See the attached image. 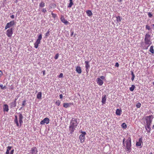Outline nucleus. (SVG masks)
<instances>
[{
  "label": "nucleus",
  "instance_id": "obj_1",
  "mask_svg": "<svg viewBox=\"0 0 154 154\" xmlns=\"http://www.w3.org/2000/svg\"><path fill=\"white\" fill-rule=\"evenodd\" d=\"M78 123L77 122V119L75 118H72L71 121L70 125L69 126V130L71 134L72 133L77 126Z\"/></svg>",
  "mask_w": 154,
  "mask_h": 154
},
{
  "label": "nucleus",
  "instance_id": "obj_2",
  "mask_svg": "<svg viewBox=\"0 0 154 154\" xmlns=\"http://www.w3.org/2000/svg\"><path fill=\"white\" fill-rule=\"evenodd\" d=\"M150 35L148 33L146 34L144 38L145 43L146 45H148V46L146 48V49H148V47L151 45L152 42L150 40Z\"/></svg>",
  "mask_w": 154,
  "mask_h": 154
},
{
  "label": "nucleus",
  "instance_id": "obj_3",
  "mask_svg": "<svg viewBox=\"0 0 154 154\" xmlns=\"http://www.w3.org/2000/svg\"><path fill=\"white\" fill-rule=\"evenodd\" d=\"M126 144V148L127 151H130L131 150V139L130 137L128 138V139L125 142Z\"/></svg>",
  "mask_w": 154,
  "mask_h": 154
},
{
  "label": "nucleus",
  "instance_id": "obj_4",
  "mask_svg": "<svg viewBox=\"0 0 154 154\" xmlns=\"http://www.w3.org/2000/svg\"><path fill=\"white\" fill-rule=\"evenodd\" d=\"M82 134H80L79 136V139L81 143H83L85 140V135L86 134L85 131H82L81 132Z\"/></svg>",
  "mask_w": 154,
  "mask_h": 154
},
{
  "label": "nucleus",
  "instance_id": "obj_5",
  "mask_svg": "<svg viewBox=\"0 0 154 154\" xmlns=\"http://www.w3.org/2000/svg\"><path fill=\"white\" fill-rule=\"evenodd\" d=\"M15 25V23L14 20H12L7 23L5 29L9 28L10 27L14 25Z\"/></svg>",
  "mask_w": 154,
  "mask_h": 154
},
{
  "label": "nucleus",
  "instance_id": "obj_6",
  "mask_svg": "<svg viewBox=\"0 0 154 154\" xmlns=\"http://www.w3.org/2000/svg\"><path fill=\"white\" fill-rule=\"evenodd\" d=\"M153 118V117L152 116V115L146 116L145 118V119L146 121V124H151Z\"/></svg>",
  "mask_w": 154,
  "mask_h": 154
},
{
  "label": "nucleus",
  "instance_id": "obj_7",
  "mask_svg": "<svg viewBox=\"0 0 154 154\" xmlns=\"http://www.w3.org/2000/svg\"><path fill=\"white\" fill-rule=\"evenodd\" d=\"M13 28H11L10 29L7 30L6 34V35L8 37H11L13 33Z\"/></svg>",
  "mask_w": 154,
  "mask_h": 154
},
{
  "label": "nucleus",
  "instance_id": "obj_8",
  "mask_svg": "<svg viewBox=\"0 0 154 154\" xmlns=\"http://www.w3.org/2000/svg\"><path fill=\"white\" fill-rule=\"evenodd\" d=\"M49 119L48 118H45L40 122V124L41 125H44L45 123L48 124L49 123Z\"/></svg>",
  "mask_w": 154,
  "mask_h": 154
},
{
  "label": "nucleus",
  "instance_id": "obj_9",
  "mask_svg": "<svg viewBox=\"0 0 154 154\" xmlns=\"http://www.w3.org/2000/svg\"><path fill=\"white\" fill-rule=\"evenodd\" d=\"M38 152L37 148L35 147H34L31 148L30 153L31 154H37Z\"/></svg>",
  "mask_w": 154,
  "mask_h": 154
},
{
  "label": "nucleus",
  "instance_id": "obj_10",
  "mask_svg": "<svg viewBox=\"0 0 154 154\" xmlns=\"http://www.w3.org/2000/svg\"><path fill=\"white\" fill-rule=\"evenodd\" d=\"M19 123L20 125V126H21L22 124L23 123V116L22 114L20 113H19Z\"/></svg>",
  "mask_w": 154,
  "mask_h": 154
},
{
  "label": "nucleus",
  "instance_id": "obj_11",
  "mask_svg": "<svg viewBox=\"0 0 154 154\" xmlns=\"http://www.w3.org/2000/svg\"><path fill=\"white\" fill-rule=\"evenodd\" d=\"M60 20L62 22L64 23L65 25H67L69 23L64 18L63 15H61L60 17Z\"/></svg>",
  "mask_w": 154,
  "mask_h": 154
},
{
  "label": "nucleus",
  "instance_id": "obj_12",
  "mask_svg": "<svg viewBox=\"0 0 154 154\" xmlns=\"http://www.w3.org/2000/svg\"><path fill=\"white\" fill-rule=\"evenodd\" d=\"M142 138H140L139 139V141L136 142V146H141V144L143 143Z\"/></svg>",
  "mask_w": 154,
  "mask_h": 154
},
{
  "label": "nucleus",
  "instance_id": "obj_13",
  "mask_svg": "<svg viewBox=\"0 0 154 154\" xmlns=\"http://www.w3.org/2000/svg\"><path fill=\"white\" fill-rule=\"evenodd\" d=\"M97 83L99 85L101 86L103 84V82L100 78H97Z\"/></svg>",
  "mask_w": 154,
  "mask_h": 154
},
{
  "label": "nucleus",
  "instance_id": "obj_14",
  "mask_svg": "<svg viewBox=\"0 0 154 154\" xmlns=\"http://www.w3.org/2000/svg\"><path fill=\"white\" fill-rule=\"evenodd\" d=\"M73 105V103H64L63 104V106L65 108H67L69 107L70 106Z\"/></svg>",
  "mask_w": 154,
  "mask_h": 154
},
{
  "label": "nucleus",
  "instance_id": "obj_15",
  "mask_svg": "<svg viewBox=\"0 0 154 154\" xmlns=\"http://www.w3.org/2000/svg\"><path fill=\"white\" fill-rule=\"evenodd\" d=\"M3 111L8 112L9 110L8 106L7 104H4L3 106Z\"/></svg>",
  "mask_w": 154,
  "mask_h": 154
},
{
  "label": "nucleus",
  "instance_id": "obj_16",
  "mask_svg": "<svg viewBox=\"0 0 154 154\" xmlns=\"http://www.w3.org/2000/svg\"><path fill=\"white\" fill-rule=\"evenodd\" d=\"M151 124H146V126H145V128L148 132H149L151 131L150 125Z\"/></svg>",
  "mask_w": 154,
  "mask_h": 154
},
{
  "label": "nucleus",
  "instance_id": "obj_17",
  "mask_svg": "<svg viewBox=\"0 0 154 154\" xmlns=\"http://www.w3.org/2000/svg\"><path fill=\"white\" fill-rule=\"evenodd\" d=\"M85 67L86 68V71H87V70L90 67V65L89 64V61H85Z\"/></svg>",
  "mask_w": 154,
  "mask_h": 154
},
{
  "label": "nucleus",
  "instance_id": "obj_18",
  "mask_svg": "<svg viewBox=\"0 0 154 154\" xmlns=\"http://www.w3.org/2000/svg\"><path fill=\"white\" fill-rule=\"evenodd\" d=\"M40 43V42L37 40L36 42L34 44V47L36 48H37L38 47L39 44Z\"/></svg>",
  "mask_w": 154,
  "mask_h": 154
},
{
  "label": "nucleus",
  "instance_id": "obj_19",
  "mask_svg": "<svg viewBox=\"0 0 154 154\" xmlns=\"http://www.w3.org/2000/svg\"><path fill=\"white\" fill-rule=\"evenodd\" d=\"M76 71L79 74H80L82 72V70L80 67L78 66L76 69Z\"/></svg>",
  "mask_w": 154,
  "mask_h": 154
},
{
  "label": "nucleus",
  "instance_id": "obj_20",
  "mask_svg": "<svg viewBox=\"0 0 154 154\" xmlns=\"http://www.w3.org/2000/svg\"><path fill=\"white\" fill-rule=\"evenodd\" d=\"M14 122L16 123L17 126H19V124L18 122L17 117V116H15V119H14Z\"/></svg>",
  "mask_w": 154,
  "mask_h": 154
},
{
  "label": "nucleus",
  "instance_id": "obj_21",
  "mask_svg": "<svg viewBox=\"0 0 154 154\" xmlns=\"http://www.w3.org/2000/svg\"><path fill=\"white\" fill-rule=\"evenodd\" d=\"M121 112H122L121 110L120 109H118L116 110V114L117 115L120 116L121 114Z\"/></svg>",
  "mask_w": 154,
  "mask_h": 154
},
{
  "label": "nucleus",
  "instance_id": "obj_22",
  "mask_svg": "<svg viewBox=\"0 0 154 154\" xmlns=\"http://www.w3.org/2000/svg\"><path fill=\"white\" fill-rule=\"evenodd\" d=\"M42 96V93L41 92H39L37 95V98L38 99H41Z\"/></svg>",
  "mask_w": 154,
  "mask_h": 154
},
{
  "label": "nucleus",
  "instance_id": "obj_23",
  "mask_svg": "<svg viewBox=\"0 0 154 154\" xmlns=\"http://www.w3.org/2000/svg\"><path fill=\"white\" fill-rule=\"evenodd\" d=\"M106 100V95H105L104 96H103L102 97V102L103 104L105 103Z\"/></svg>",
  "mask_w": 154,
  "mask_h": 154
},
{
  "label": "nucleus",
  "instance_id": "obj_24",
  "mask_svg": "<svg viewBox=\"0 0 154 154\" xmlns=\"http://www.w3.org/2000/svg\"><path fill=\"white\" fill-rule=\"evenodd\" d=\"M70 3L67 6L68 8H70L73 5V3L72 2V0H69Z\"/></svg>",
  "mask_w": 154,
  "mask_h": 154
},
{
  "label": "nucleus",
  "instance_id": "obj_25",
  "mask_svg": "<svg viewBox=\"0 0 154 154\" xmlns=\"http://www.w3.org/2000/svg\"><path fill=\"white\" fill-rule=\"evenodd\" d=\"M116 20L117 23H120L121 22V20L120 17V16H117L116 17Z\"/></svg>",
  "mask_w": 154,
  "mask_h": 154
},
{
  "label": "nucleus",
  "instance_id": "obj_26",
  "mask_svg": "<svg viewBox=\"0 0 154 154\" xmlns=\"http://www.w3.org/2000/svg\"><path fill=\"white\" fill-rule=\"evenodd\" d=\"M17 100V99H15L14 101V102H12L11 103V106L12 107H15L16 106V101Z\"/></svg>",
  "mask_w": 154,
  "mask_h": 154
},
{
  "label": "nucleus",
  "instance_id": "obj_27",
  "mask_svg": "<svg viewBox=\"0 0 154 154\" xmlns=\"http://www.w3.org/2000/svg\"><path fill=\"white\" fill-rule=\"evenodd\" d=\"M11 147L10 146H8L7 147V149L6 150V154H10L9 153V151L11 149Z\"/></svg>",
  "mask_w": 154,
  "mask_h": 154
},
{
  "label": "nucleus",
  "instance_id": "obj_28",
  "mask_svg": "<svg viewBox=\"0 0 154 154\" xmlns=\"http://www.w3.org/2000/svg\"><path fill=\"white\" fill-rule=\"evenodd\" d=\"M153 46H151L150 47L149 51L151 52L152 54H153L154 53V50L153 49Z\"/></svg>",
  "mask_w": 154,
  "mask_h": 154
},
{
  "label": "nucleus",
  "instance_id": "obj_29",
  "mask_svg": "<svg viewBox=\"0 0 154 154\" xmlns=\"http://www.w3.org/2000/svg\"><path fill=\"white\" fill-rule=\"evenodd\" d=\"M86 13L88 16H91L92 15V13L90 10H88L86 11Z\"/></svg>",
  "mask_w": 154,
  "mask_h": 154
},
{
  "label": "nucleus",
  "instance_id": "obj_30",
  "mask_svg": "<svg viewBox=\"0 0 154 154\" xmlns=\"http://www.w3.org/2000/svg\"><path fill=\"white\" fill-rule=\"evenodd\" d=\"M135 88V86L134 85H132L131 86L130 88L129 89L131 91H133L134 88Z\"/></svg>",
  "mask_w": 154,
  "mask_h": 154
},
{
  "label": "nucleus",
  "instance_id": "obj_31",
  "mask_svg": "<svg viewBox=\"0 0 154 154\" xmlns=\"http://www.w3.org/2000/svg\"><path fill=\"white\" fill-rule=\"evenodd\" d=\"M131 75H132V77L131 78V79L132 81H133L134 79L135 78V75L134 74V73L133 71H131Z\"/></svg>",
  "mask_w": 154,
  "mask_h": 154
},
{
  "label": "nucleus",
  "instance_id": "obj_32",
  "mask_svg": "<svg viewBox=\"0 0 154 154\" xmlns=\"http://www.w3.org/2000/svg\"><path fill=\"white\" fill-rule=\"evenodd\" d=\"M122 127L124 129H126L127 127V126L126 124L125 123H123L122 125Z\"/></svg>",
  "mask_w": 154,
  "mask_h": 154
},
{
  "label": "nucleus",
  "instance_id": "obj_33",
  "mask_svg": "<svg viewBox=\"0 0 154 154\" xmlns=\"http://www.w3.org/2000/svg\"><path fill=\"white\" fill-rule=\"evenodd\" d=\"M42 39V34H40L39 35L38 37V38L37 40L41 42V40Z\"/></svg>",
  "mask_w": 154,
  "mask_h": 154
},
{
  "label": "nucleus",
  "instance_id": "obj_34",
  "mask_svg": "<svg viewBox=\"0 0 154 154\" xmlns=\"http://www.w3.org/2000/svg\"><path fill=\"white\" fill-rule=\"evenodd\" d=\"M60 103L61 102L59 100H57L55 102V104L58 106H59L60 105Z\"/></svg>",
  "mask_w": 154,
  "mask_h": 154
},
{
  "label": "nucleus",
  "instance_id": "obj_35",
  "mask_svg": "<svg viewBox=\"0 0 154 154\" xmlns=\"http://www.w3.org/2000/svg\"><path fill=\"white\" fill-rule=\"evenodd\" d=\"M146 29H147L148 30H150L151 29V28L150 26L148 25H146Z\"/></svg>",
  "mask_w": 154,
  "mask_h": 154
},
{
  "label": "nucleus",
  "instance_id": "obj_36",
  "mask_svg": "<svg viewBox=\"0 0 154 154\" xmlns=\"http://www.w3.org/2000/svg\"><path fill=\"white\" fill-rule=\"evenodd\" d=\"M26 102V100H24L23 102V103H22V107H21L20 108V109H22L26 105V104H25V103Z\"/></svg>",
  "mask_w": 154,
  "mask_h": 154
},
{
  "label": "nucleus",
  "instance_id": "obj_37",
  "mask_svg": "<svg viewBox=\"0 0 154 154\" xmlns=\"http://www.w3.org/2000/svg\"><path fill=\"white\" fill-rule=\"evenodd\" d=\"M45 3L44 2H42L39 5V6L41 7H43L45 6Z\"/></svg>",
  "mask_w": 154,
  "mask_h": 154
},
{
  "label": "nucleus",
  "instance_id": "obj_38",
  "mask_svg": "<svg viewBox=\"0 0 154 154\" xmlns=\"http://www.w3.org/2000/svg\"><path fill=\"white\" fill-rule=\"evenodd\" d=\"M0 87H1V89H6V86H3V85L2 84H0Z\"/></svg>",
  "mask_w": 154,
  "mask_h": 154
},
{
  "label": "nucleus",
  "instance_id": "obj_39",
  "mask_svg": "<svg viewBox=\"0 0 154 154\" xmlns=\"http://www.w3.org/2000/svg\"><path fill=\"white\" fill-rule=\"evenodd\" d=\"M50 31L48 30V32L46 33L45 35V37H46L50 35Z\"/></svg>",
  "mask_w": 154,
  "mask_h": 154
},
{
  "label": "nucleus",
  "instance_id": "obj_40",
  "mask_svg": "<svg viewBox=\"0 0 154 154\" xmlns=\"http://www.w3.org/2000/svg\"><path fill=\"white\" fill-rule=\"evenodd\" d=\"M141 104L140 103H138L136 105V107L137 108H140L141 106Z\"/></svg>",
  "mask_w": 154,
  "mask_h": 154
},
{
  "label": "nucleus",
  "instance_id": "obj_41",
  "mask_svg": "<svg viewBox=\"0 0 154 154\" xmlns=\"http://www.w3.org/2000/svg\"><path fill=\"white\" fill-rule=\"evenodd\" d=\"M51 15L52 16V17L54 18H55L57 16V15L53 13H51Z\"/></svg>",
  "mask_w": 154,
  "mask_h": 154
},
{
  "label": "nucleus",
  "instance_id": "obj_42",
  "mask_svg": "<svg viewBox=\"0 0 154 154\" xmlns=\"http://www.w3.org/2000/svg\"><path fill=\"white\" fill-rule=\"evenodd\" d=\"M59 55L58 54H57L55 55V56L54 57V59L56 60L59 57Z\"/></svg>",
  "mask_w": 154,
  "mask_h": 154
},
{
  "label": "nucleus",
  "instance_id": "obj_43",
  "mask_svg": "<svg viewBox=\"0 0 154 154\" xmlns=\"http://www.w3.org/2000/svg\"><path fill=\"white\" fill-rule=\"evenodd\" d=\"M148 16L149 17H151L152 16V15L151 12H149L148 13Z\"/></svg>",
  "mask_w": 154,
  "mask_h": 154
},
{
  "label": "nucleus",
  "instance_id": "obj_44",
  "mask_svg": "<svg viewBox=\"0 0 154 154\" xmlns=\"http://www.w3.org/2000/svg\"><path fill=\"white\" fill-rule=\"evenodd\" d=\"M42 11L45 13L47 12V10L46 8H43L42 10Z\"/></svg>",
  "mask_w": 154,
  "mask_h": 154
},
{
  "label": "nucleus",
  "instance_id": "obj_45",
  "mask_svg": "<svg viewBox=\"0 0 154 154\" xmlns=\"http://www.w3.org/2000/svg\"><path fill=\"white\" fill-rule=\"evenodd\" d=\"M3 75V72L2 71L0 70V78Z\"/></svg>",
  "mask_w": 154,
  "mask_h": 154
},
{
  "label": "nucleus",
  "instance_id": "obj_46",
  "mask_svg": "<svg viewBox=\"0 0 154 154\" xmlns=\"http://www.w3.org/2000/svg\"><path fill=\"white\" fill-rule=\"evenodd\" d=\"M100 79H102V80H105V78L103 76H100Z\"/></svg>",
  "mask_w": 154,
  "mask_h": 154
},
{
  "label": "nucleus",
  "instance_id": "obj_47",
  "mask_svg": "<svg viewBox=\"0 0 154 154\" xmlns=\"http://www.w3.org/2000/svg\"><path fill=\"white\" fill-rule=\"evenodd\" d=\"M63 74L62 73H60V74L59 75V78H62L63 77Z\"/></svg>",
  "mask_w": 154,
  "mask_h": 154
},
{
  "label": "nucleus",
  "instance_id": "obj_48",
  "mask_svg": "<svg viewBox=\"0 0 154 154\" xmlns=\"http://www.w3.org/2000/svg\"><path fill=\"white\" fill-rule=\"evenodd\" d=\"M115 66L116 67H118L119 66V64L118 63H116Z\"/></svg>",
  "mask_w": 154,
  "mask_h": 154
},
{
  "label": "nucleus",
  "instance_id": "obj_49",
  "mask_svg": "<svg viewBox=\"0 0 154 154\" xmlns=\"http://www.w3.org/2000/svg\"><path fill=\"white\" fill-rule=\"evenodd\" d=\"M125 138H124L123 139V144L124 146H125Z\"/></svg>",
  "mask_w": 154,
  "mask_h": 154
},
{
  "label": "nucleus",
  "instance_id": "obj_50",
  "mask_svg": "<svg viewBox=\"0 0 154 154\" xmlns=\"http://www.w3.org/2000/svg\"><path fill=\"white\" fill-rule=\"evenodd\" d=\"M14 151V149L11 150V151L10 152V154H13Z\"/></svg>",
  "mask_w": 154,
  "mask_h": 154
},
{
  "label": "nucleus",
  "instance_id": "obj_51",
  "mask_svg": "<svg viewBox=\"0 0 154 154\" xmlns=\"http://www.w3.org/2000/svg\"><path fill=\"white\" fill-rule=\"evenodd\" d=\"M10 17L12 19H14V15H12Z\"/></svg>",
  "mask_w": 154,
  "mask_h": 154
},
{
  "label": "nucleus",
  "instance_id": "obj_52",
  "mask_svg": "<svg viewBox=\"0 0 154 154\" xmlns=\"http://www.w3.org/2000/svg\"><path fill=\"white\" fill-rule=\"evenodd\" d=\"M59 96H60V99H62V98H63V95H62V94H60Z\"/></svg>",
  "mask_w": 154,
  "mask_h": 154
},
{
  "label": "nucleus",
  "instance_id": "obj_53",
  "mask_svg": "<svg viewBox=\"0 0 154 154\" xmlns=\"http://www.w3.org/2000/svg\"><path fill=\"white\" fill-rule=\"evenodd\" d=\"M73 33H74L73 32H71V36H72V35H73Z\"/></svg>",
  "mask_w": 154,
  "mask_h": 154
},
{
  "label": "nucleus",
  "instance_id": "obj_54",
  "mask_svg": "<svg viewBox=\"0 0 154 154\" xmlns=\"http://www.w3.org/2000/svg\"><path fill=\"white\" fill-rule=\"evenodd\" d=\"M45 75V71H43V75Z\"/></svg>",
  "mask_w": 154,
  "mask_h": 154
},
{
  "label": "nucleus",
  "instance_id": "obj_55",
  "mask_svg": "<svg viewBox=\"0 0 154 154\" xmlns=\"http://www.w3.org/2000/svg\"><path fill=\"white\" fill-rule=\"evenodd\" d=\"M152 128L154 129V125H153Z\"/></svg>",
  "mask_w": 154,
  "mask_h": 154
},
{
  "label": "nucleus",
  "instance_id": "obj_56",
  "mask_svg": "<svg viewBox=\"0 0 154 154\" xmlns=\"http://www.w3.org/2000/svg\"><path fill=\"white\" fill-rule=\"evenodd\" d=\"M149 154H153V153L152 152H151Z\"/></svg>",
  "mask_w": 154,
  "mask_h": 154
},
{
  "label": "nucleus",
  "instance_id": "obj_57",
  "mask_svg": "<svg viewBox=\"0 0 154 154\" xmlns=\"http://www.w3.org/2000/svg\"><path fill=\"white\" fill-rule=\"evenodd\" d=\"M152 84H153V85L154 86V82H152Z\"/></svg>",
  "mask_w": 154,
  "mask_h": 154
}]
</instances>
